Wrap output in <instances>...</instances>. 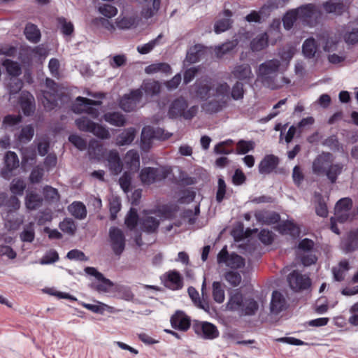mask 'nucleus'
<instances>
[{
    "label": "nucleus",
    "mask_w": 358,
    "mask_h": 358,
    "mask_svg": "<svg viewBox=\"0 0 358 358\" xmlns=\"http://www.w3.org/2000/svg\"><path fill=\"white\" fill-rule=\"evenodd\" d=\"M108 166L111 173L117 175L122 170L119 153L115 150H110L107 155Z\"/></svg>",
    "instance_id": "5701e85b"
},
{
    "label": "nucleus",
    "mask_w": 358,
    "mask_h": 358,
    "mask_svg": "<svg viewBox=\"0 0 358 358\" xmlns=\"http://www.w3.org/2000/svg\"><path fill=\"white\" fill-rule=\"evenodd\" d=\"M171 66L166 63L152 64L145 67V71L148 74L163 72L169 73L171 72Z\"/></svg>",
    "instance_id": "49530a36"
},
{
    "label": "nucleus",
    "mask_w": 358,
    "mask_h": 358,
    "mask_svg": "<svg viewBox=\"0 0 358 358\" xmlns=\"http://www.w3.org/2000/svg\"><path fill=\"white\" fill-rule=\"evenodd\" d=\"M268 45V36L266 33L257 36L250 43V48L254 52L260 51Z\"/></svg>",
    "instance_id": "a19ab883"
},
{
    "label": "nucleus",
    "mask_w": 358,
    "mask_h": 358,
    "mask_svg": "<svg viewBox=\"0 0 358 358\" xmlns=\"http://www.w3.org/2000/svg\"><path fill=\"white\" fill-rule=\"evenodd\" d=\"M25 188L26 185L21 179L13 180L10 187L12 193L17 195H22Z\"/></svg>",
    "instance_id": "774afa93"
},
{
    "label": "nucleus",
    "mask_w": 358,
    "mask_h": 358,
    "mask_svg": "<svg viewBox=\"0 0 358 358\" xmlns=\"http://www.w3.org/2000/svg\"><path fill=\"white\" fill-rule=\"evenodd\" d=\"M279 164V158L274 155H266L258 166L259 173L268 175L272 173Z\"/></svg>",
    "instance_id": "dca6fc26"
},
{
    "label": "nucleus",
    "mask_w": 358,
    "mask_h": 358,
    "mask_svg": "<svg viewBox=\"0 0 358 358\" xmlns=\"http://www.w3.org/2000/svg\"><path fill=\"white\" fill-rule=\"evenodd\" d=\"M138 220V215L137 210L131 208L125 218V224L129 229H134L136 227Z\"/></svg>",
    "instance_id": "052dcab7"
},
{
    "label": "nucleus",
    "mask_w": 358,
    "mask_h": 358,
    "mask_svg": "<svg viewBox=\"0 0 358 358\" xmlns=\"http://www.w3.org/2000/svg\"><path fill=\"white\" fill-rule=\"evenodd\" d=\"M70 213L76 218L83 220L87 216V209L83 203L74 201L69 207Z\"/></svg>",
    "instance_id": "7c9ffc66"
},
{
    "label": "nucleus",
    "mask_w": 358,
    "mask_h": 358,
    "mask_svg": "<svg viewBox=\"0 0 358 358\" xmlns=\"http://www.w3.org/2000/svg\"><path fill=\"white\" fill-rule=\"evenodd\" d=\"M317 50L316 41L310 37L305 40L302 45V52L305 57L313 58Z\"/></svg>",
    "instance_id": "473e14b6"
},
{
    "label": "nucleus",
    "mask_w": 358,
    "mask_h": 358,
    "mask_svg": "<svg viewBox=\"0 0 358 358\" xmlns=\"http://www.w3.org/2000/svg\"><path fill=\"white\" fill-rule=\"evenodd\" d=\"M287 281L291 289L294 291L306 289L311 285L310 278L297 271H293L289 274Z\"/></svg>",
    "instance_id": "9d476101"
},
{
    "label": "nucleus",
    "mask_w": 358,
    "mask_h": 358,
    "mask_svg": "<svg viewBox=\"0 0 358 358\" xmlns=\"http://www.w3.org/2000/svg\"><path fill=\"white\" fill-rule=\"evenodd\" d=\"M226 106V101L213 100L204 103L202 106V108L206 113L214 114L220 111Z\"/></svg>",
    "instance_id": "c9c22d12"
},
{
    "label": "nucleus",
    "mask_w": 358,
    "mask_h": 358,
    "mask_svg": "<svg viewBox=\"0 0 358 358\" xmlns=\"http://www.w3.org/2000/svg\"><path fill=\"white\" fill-rule=\"evenodd\" d=\"M238 44L237 39L229 41L216 48V54L218 57H221L224 55L230 52Z\"/></svg>",
    "instance_id": "c03bdc74"
},
{
    "label": "nucleus",
    "mask_w": 358,
    "mask_h": 358,
    "mask_svg": "<svg viewBox=\"0 0 358 358\" xmlns=\"http://www.w3.org/2000/svg\"><path fill=\"white\" fill-rule=\"evenodd\" d=\"M99 11L101 14L108 18L114 17L117 13V9L115 6L106 3L100 6Z\"/></svg>",
    "instance_id": "338daca9"
},
{
    "label": "nucleus",
    "mask_w": 358,
    "mask_h": 358,
    "mask_svg": "<svg viewBox=\"0 0 358 358\" xmlns=\"http://www.w3.org/2000/svg\"><path fill=\"white\" fill-rule=\"evenodd\" d=\"M22 121V117L20 115H7L3 119V127L6 129L10 128L17 125Z\"/></svg>",
    "instance_id": "69168bd1"
},
{
    "label": "nucleus",
    "mask_w": 358,
    "mask_h": 358,
    "mask_svg": "<svg viewBox=\"0 0 358 358\" xmlns=\"http://www.w3.org/2000/svg\"><path fill=\"white\" fill-rule=\"evenodd\" d=\"M146 95L152 96L157 95L160 92V85L159 82L155 80L144 81L141 87Z\"/></svg>",
    "instance_id": "4c0bfd02"
},
{
    "label": "nucleus",
    "mask_w": 358,
    "mask_h": 358,
    "mask_svg": "<svg viewBox=\"0 0 358 358\" xmlns=\"http://www.w3.org/2000/svg\"><path fill=\"white\" fill-rule=\"evenodd\" d=\"M121 209V201L117 196H112L109 199V210L110 213V220H115L117 215Z\"/></svg>",
    "instance_id": "8fccbe9b"
},
{
    "label": "nucleus",
    "mask_w": 358,
    "mask_h": 358,
    "mask_svg": "<svg viewBox=\"0 0 358 358\" xmlns=\"http://www.w3.org/2000/svg\"><path fill=\"white\" fill-rule=\"evenodd\" d=\"M109 238L114 254L120 256L125 249L126 239L123 231L115 227L109 229Z\"/></svg>",
    "instance_id": "6e6552de"
},
{
    "label": "nucleus",
    "mask_w": 358,
    "mask_h": 358,
    "mask_svg": "<svg viewBox=\"0 0 358 358\" xmlns=\"http://www.w3.org/2000/svg\"><path fill=\"white\" fill-rule=\"evenodd\" d=\"M162 38V34H160L158 36L149 41L148 43L137 47V51L141 55H145L151 52L154 48L159 44V40Z\"/></svg>",
    "instance_id": "603ef678"
},
{
    "label": "nucleus",
    "mask_w": 358,
    "mask_h": 358,
    "mask_svg": "<svg viewBox=\"0 0 358 358\" xmlns=\"http://www.w3.org/2000/svg\"><path fill=\"white\" fill-rule=\"evenodd\" d=\"M187 107L188 103L186 99L182 97L177 98L170 104L168 115L171 119L182 117L190 120L196 116L199 108L197 106H192L189 108Z\"/></svg>",
    "instance_id": "f03ea898"
},
{
    "label": "nucleus",
    "mask_w": 358,
    "mask_h": 358,
    "mask_svg": "<svg viewBox=\"0 0 358 358\" xmlns=\"http://www.w3.org/2000/svg\"><path fill=\"white\" fill-rule=\"evenodd\" d=\"M103 118L106 122L115 127H122L126 122L124 116L119 112L106 113Z\"/></svg>",
    "instance_id": "bb28decb"
},
{
    "label": "nucleus",
    "mask_w": 358,
    "mask_h": 358,
    "mask_svg": "<svg viewBox=\"0 0 358 358\" xmlns=\"http://www.w3.org/2000/svg\"><path fill=\"white\" fill-rule=\"evenodd\" d=\"M243 301L244 299L242 293L238 289L234 290L231 292L229 300L226 304L227 309L231 311H240L242 308Z\"/></svg>",
    "instance_id": "393cba45"
},
{
    "label": "nucleus",
    "mask_w": 358,
    "mask_h": 358,
    "mask_svg": "<svg viewBox=\"0 0 358 358\" xmlns=\"http://www.w3.org/2000/svg\"><path fill=\"white\" fill-rule=\"evenodd\" d=\"M59 229L65 234L70 236L75 234L77 227L75 222L71 219L66 217L59 224Z\"/></svg>",
    "instance_id": "37998d69"
},
{
    "label": "nucleus",
    "mask_w": 358,
    "mask_h": 358,
    "mask_svg": "<svg viewBox=\"0 0 358 358\" xmlns=\"http://www.w3.org/2000/svg\"><path fill=\"white\" fill-rule=\"evenodd\" d=\"M20 238L22 242L32 243L35 238V231L34 224L29 223L25 226L23 231L20 234Z\"/></svg>",
    "instance_id": "a18cd8bd"
},
{
    "label": "nucleus",
    "mask_w": 358,
    "mask_h": 358,
    "mask_svg": "<svg viewBox=\"0 0 358 358\" xmlns=\"http://www.w3.org/2000/svg\"><path fill=\"white\" fill-rule=\"evenodd\" d=\"M136 130L133 127L124 129L117 138V143L119 145H129L134 140Z\"/></svg>",
    "instance_id": "2f4dec72"
},
{
    "label": "nucleus",
    "mask_w": 358,
    "mask_h": 358,
    "mask_svg": "<svg viewBox=\"0 0 358 358\" xmlns=\"http://www.w3.org/2000/svg\"><path fill=\"white\" fill-rule=\"evenodd\" d=\"M168 174L164 167H145L141 171L140 178L143 183L150 185L164 180Z\"/></svg>",
    "instance_id": "20e7f679"
},
{
    "label": "nucleus",
    "mask_w": 358,
    "mask_h": 358,
    "mask_svg": "<svg viewBox=\"0 0 358 358\" xmlns=\"http://www.w3.org/2000/svg\"><path fill=\"white\" fill-rule=\"evenodd\" d=\"M5 226L8 230H16L23 222V216L16 211H7L4 218Z\"/></svg>",
    "instance_id": "a878e982"
},
{
    "label": "nucleus",
    "mask_w": 358,
    "mask_h": 358,
    "mask_svg": "<svg viewBox=\"0 0 358 358\" xmlns=\"http://www.w3.org/2000/svg\"><path fill=\"white\" fill-rule=\"evenodd\" d=\"M120 108L126 112H131L136 109L137 105L127 94L124 95L120 101Z\"/></svg>",
    "instance_id": "0e129e2a"
},
{
    "label": "nucleus",
    "mask_w": 358,
    "mask_h": 358,
    "mask_svg": "<svg viewBox=\"0 0 358 358\" xmlns=\"http://www.w3.org/2000/svg\"><path fill=\"white\" fill-rule=\"evenodd\" d=\"M20 107L24 115H31L36 108L35 99L29 92H23L20 96Z\"/></svg>",
    "instance_id": "412c9836"
},
{
    "label": "nucleus",
    "mask_w": 358,
    "mask_h": 358,
    "mask_svg": "<svg viewBox=\"0 0 358 358\" xmlns=\"http://www.w3.org/2000/svg\"><path fill=\"white\" fill-rule=\"evenodd\" d=\"M85 272L87 275L94 276L96 279L100 281L99 284L91 285V287L98 292H106L114 285L113 282L110 280L105 278L103 275L98 271L94 267L87 266L85 268Z\"/></svg>",
    "instance_id": "1a4fd4ad"
},
{
    "label": "nucleus",
    "mask_w": 358,
    "mask_h": 358,
    "mask_svg": "<svg viewBox=\"0 0 358 358\" xmlns=\"http://www.w3.org/2000/svg\"><path fill=\"white\" fill-rule=\"evenodd\" d=\"M141 225L143 231L148 233H153L158 229L159 220L152 216H146L142 219Z\"/></svg>",
    "instance_id": "f704fd0d"
},
{
    "label": "nucleus",
    "mask_w": 358,
    "mask_h": 358,
    "mask_svg": "<svg viewBox=\"0 0 358 358\" xmlns=\"http://www.w3.org/2000/svg\"><path fill=\"white\" fill-rule=\"evenodd\" d=\"M0 207H6L8 211H17L20 207V201L15 195L8 196L5 192H0Z\"/></svg>",
    "instance_id": "b1692460"
},
{
    "label": "nucleus",
    "mask_w": 358,
    "mask_h": 358,
    "mask_svg": "<svg viewBox=\"0 0 358 358\" xmlns=\"http://www.w3.org/2000/svg\"><path fill=\"white\" fill-rule=\"evenodd\" d=\"M344 168V165L341 163L331 164L329 165L325 173L326 176L331 183L334 184L338 176L341 174Z\"/></svg>",
    "instance_id": "72a5a7b5"
},
{
    "label": "nucleus",
    "mask_w": 358,
    "mask_h": 358,
    "mask_svg": "<svg viewBox=\"0 0 358 358\" xmlns=\"http://www.w3.org/2000/svg\"><path fill=\"white\" fill-rule=\"evenodd\" d=\"M34 135V129L32 125L29 124L22 128L17 138L21 143H27L32 139Z\"/></svg>",
    "instance_id": "09e8293b"
},
{
    "label": "nucleus",
    "mask_w": 358,
    "mask_h": 358,
    "mask_svg": "<svg viewBox=\"0 0 358 358\" xmlns=\"http://www.w3.org/2000/svg\"><path fill=\"white\" fill-rule=\"evenodd\" d=\"M287 308V301L282 293L275 290L272 293L270 308L273 314H278Z\"/></svg>",
    "instance_id": "6ab92c4d"
},
{
    "label": "nucleus",
    "mask_w": 358,
    "mask_h": 358,
    "mask_svg": "<svg viewBox=\"0 0 358 358\" xmlns=\"http://www.w3.org/2000/svg\"><path fill=\"white\" fill-rule=\"evenodd\" d=\"M324 146L328 147L333 151H340L343 150V146L340 143L339 140L336 135H331L327 138L323 142Z\"/></svg>",
    "instance_id": "5fc2aeb1"
},
{
    "label": "nucleus",
    "mask_w": 358,
    "mask_h": 358,
    "mask_svg": "<svg viewBox=\"0 0 358 358\" xmlns=\"http://www.w3.org/2000/svg\"><path fill=\"white\" fill-rule=\"evenodd\" d=\"M169 137L168 134H164V130L159 127L145 126L141 131V138L143 144L149 145L152 139H166Z\"/></svg>",
    "instance_id": "9b49d317"
},
{
    "label": "nucleus",
    "mask_w": 358,
    "mask_h": 358,
    "mask_svg": "<svg viewBox=\"0 0 358 358\" xmlns=\"http://www.w3.org/2000/svg\"><path fill=\"white\" fill-rule=\"evenodd\" d=\"M288 1L289 0H268L266 3L262 7L260 13H264L265 10H272L282 8L285 6Z\"/></svg>",
    "instance_id": "bf43d9fd"
},
{
    "label": "nucleus",
    "mask_w": 358,
    "mask_h": 358,
    "mask_svg": "<svg viewBox=\"0 0 358 358\" xmlns=\"http://www.w3.org/2000/svg\"><path fill=\"white\" fill-rule=\"evenodd\" d=\"M124 162L131 171H136L140 166V158L138 151L134 150H129L125 157Z\"/></svg>",
    "instance_id": "c756f323"
},
{
    "label": "nucleus",
    "mask_w": 358,
    "mask_h": 358,
    "mask_svg": "<svg viewBox=\"0 0 358 358\" xmlns=\"http://www.w3.org/2000/svg\"><path fill=\"white\" fill-rule=\"evenodd\" d=\"M224 279L230 284L231 286L237 287L240 285L242 277L238 272L229 271L225 273Z\"/></svg>",
    "instance_id": "13d9d810"
},
{
    "label": "nucleus",
    "mask_w": 358,
    "mask_h": 358,
    "mask_svg": "<svg viewBox=\"0 0 358 358\" xmlns=\"http://www.w3.org/2000/svg\"><path fill=\"white\" fill-rule=\"evenodd\" d=\"M59 260V255L55 250H50L40 259V264L42 265L50 264Z\"/></svg>",
    "instance_id": "680f3d73"
},
{
    "label": "nucleus",
    "mask_w": 358,
    "mask_h": 358,
    "mask_svg": "<svg viewBox=\"0 0 358 358\" xmlns=\"http://www.w3.org/2000/svg\"><path fill=\"white\" fill-rule=\"evenodd\" d=\"M102 103L101 101L92 100L83 96H78L76 99V103L72 106V110L76 113H86L92 117L96 119L99 115L98 108H94V106H100Z\"/></svg>",
    "instance_id": "7ed1b4c3"
},
{
    "label": "nucleus",
    "mask_w": 358,
    "mask_h": 358,
    "mask_svg": "<svg viewBox=\"0 0 358 358\" xmlns=\"http://www.w3.org/2000/svg\"><path fill=\"white\" fill-rule=\"evenodd\" d=\"M299 20L303 24L309 27H313L317 24V19L320 16V12L313 3L303 5L297 8Z\"/></svg>",
    "instance_id": "39448f33"
},
{
    "label": "nucleus",
    "mask_w": 358,
    "mask_h": 358,
    "mask_svg": "<svg viewBox=\"0 0 358 358\" xmlns=\"http://www.w3.org/2000/svg\"><path fill=\"white\" fill-rule=\"evenodd\" d=\"M341 248L345 253L357 250L358 249V232L350 231L347 237L341 241Z\"/></svg>",
    "instance_id": "aec40b11"
},
{
    "label": "nucleus",
    "mask_w": 358,
    "mask_h": 358,
    "mask_svg": "<svg viewBox=\"0 0 358 358\" xmlns=\"http://www.w3.org/2000/svg\"><path fill=\"white\" fill-rule=\"evenodd\" d=\"M204 52V47L200 44H196L191 47L186 56L187 60L190 63L197 62Z\"/></svg>",
    "instance_id": "58836bf2"
},
{
    "label": "nucleus",
    "mask_w": 358,
    "mask_h": 358,
    "mask_svg": "<svg viewBox=\"0 0 358 358\" xmlns=\"http://www.w3.org/2000/svg\"><path fill=\"white\" fill-rule=\"evenodd\" d=\"M43 96L44 99L43 103L45 108L51 110L57 105V99L54 94H52L48 91H44L43 92Z\"/></svg>",
    "instance_id": "e2e57ef3"
},
{
    "label": "nucleus",
    "mask_w": 358,
    "mask_h": 358,
    "mask_svg": "<svg viewBox=\"0 0 358 358\" xmlns=\"http://www.w3.org/2000/svg\"><path fill=\"white\" fill-rule=\"evenodd\" d=\"M205 290H206V280L204 279L203 284H202V287H201V294H202V296H203L202 299H200L199 294L198 291L193 287H189L187 289V292H188L189 297L192 300L193 303L198 308L203 309L205 311L208 312L210 309V306H209L208 301H206L204 299Z\"/></svg>",
    "instance_id": "a211bd4d"
},
{
    "label": "nucleus",
    "mask_w": 358,
    "mask_h": 358,
    "mask_svg": "<svg viewBox=\"0 0 358 358\" xmlns=\"http://www.w3.org/2000/svg\"><path fill=\"white\" fill-rule=\"evenodd\" d=\"M5 166L1 171V176L10 179L13 170L19 166V159L15 152L8 151L4 157Z\"/></svg>",
    "instance_id": "ddd939ff"
},
{
    "label": "nucleus",
    "mask_w": 358,
    "mask_h": 358,
    "mask_svg": "<svg viewBox=\"0 0 358 358\" xmlns=\"http://www.w3.org/2000/svg\"><path fill=\"white\" fill-rule=\"evenodd\" d=\"M217 262L218 264H225L226 266L233 269L241 268L245 266V259L235 252L229 254L227 246H224L218 253Z\"/></svg>",
    "instance_id": "423d86ee"
},
{
    "label": "nucleus",
    "mask_w": 358,
    "mask_h": 358,
    "mask_svg": "<svg viewBox=\"0 0 358 358\" xmlns=\"http://www.w3.org/2000/svg\"><path fill=\"white\" fill-rule=\"evenodd\" d=\"M195 87L196 96L198 98L206 100L209 97L211 88L207 84L196 83Z\"/></svg>",
    "instance_id": "4d7b16f0"
},
{
    "label": "nucleus",
    "mask_w": 358,
    "mask_h": 358,
    "mask_svg": "<svg viewBox=\"0 0 358 358\" xmlns=\"http://www.w3.org/2000/svg\"><path fill=\"white\" fill-rule=\"evenodd\" d=\"M280 62L277 59L267 60L259 66L257 76L262 85L271 90H277L282 85L277 80Z\"/></svg>",
    "instance_id": "f257e3e1"
},
{
    "label": "nucleus",
    "mask_w": 358,
    "mask_h": 358,
    "mask_svg": "<svg viewBox=\"0 0 358 358\" xmlns=\"http://www.w3.org/2000/svg\"><path fill=\"white\" fill-rule=\"evenodd\" d=\"M2 65L6 68V72L11 76L17 77L22 73V69L20 64L9 59L2 62Z\"/></svg>",
    "instance_id": "ea45409f"
},
{
    "label": "nucleus",
    "mask_w": 358,
    "mask_h": 358,
    "mask_svg": "<svg viewBox=\"0 0 358 358\" xmlns=\"http://www.w3.org/2000/svg\"><path fill=\"white\" fill-rule=\"evenodd\" d=\"M24 34L26 38L33 43H37L40 41L41 31L37 26L32 23H27L26 24Z\"/></svg>",
    "instance_id": "cd10ccee"
},
{
    "label": "nucleus",
    "mask_w": 358,
    "mask_h": 358,
    "mask_svg": "<svg viewBox=\"0 0 358 358\" xmlns=\"http://www.w3.org/2000/svg\"><path fill=\"white\" fill-rule=\"evenodd\" d=\"M192 329L194 333L204 339L213 340L219 336V331L215 325L208 322L194 321Z\"/></svg>",
    "instance_id": "0eeeda50"
},
{
    "label": "nucleus",
    "mask_w": 358,
    "mask_h": 358,
    "mask_svg": "<svg viewBox=\"0 0 358 358\" xmlns=\"http://www.w3.org/2000/svg\"><path fill=\"white\" fill-rule=\"evenodd\" d=\"M166 287L172 290H179L183 287L182 277L178 271H170L162 278Z\"/></svg>",
    "instance_id": "2eb2a0df"
},
{
    "label": "nucleus",
    "mask_w": 358,
    "mask_h": 358,
    "mask_svg": "<svg viewBox=\"0 0 358 358\" xmlns=\"http://www.w3.org/2000/svg\"><path fill=\"white\" fill-rule=\"evenodd\" d=\"M42 203L43 199L41 196L36 193H29L25 197L26 207L30 210H36L42 205Z\"/></svg>",
    "instance_id": "e433bc0d"
},
{
    "label": "nucleus",
    "mask_w": 358,
    "mask_h": 358,
    "mask_svg": "<svg viewBox=\"0 0 358 358\" xmlns=\"http://www.w3.org/2000/svg\"><path fill=\"white\" fill-rule=\"evenodd\" d=\"M258 308L259 304L254 299H245L243 301L240 314L241 315H254L258 310Z\"/></svg>",
    "instance_id": "c85d7f7f"
},
{
    "label": "nucleus",
    "mask_w": 358,
    "mask_h": 358,
    "mask_svg": "<svg viewBox=\"0 0 358 358\" xmlns=\"http://www.w3.org/2000/svg\"><path fill=\"white\" fill-rule=\"evenodd\" d=\"M297 19H299L298 10L292 9L287 11L282 18L284 28L287 30L291 29Z\"/></svg>",
    "instance_id": "79ce46f5"
},
{
    "label": "nucleus",
    "mask_w": 358,
    "mask_h": 358,
    "mask_svg": "<svg viewBox=\"0 0 358 358\" xmlns=\"http://www.w3.org/2000/svg\"><path fill=\"white\" fill-rule=\"evenodd\" d=\"M76 125L79 130L91 133L93 131V127L95 126V122L87 117H81L76 120Z\"/></svg>",
    "instance_id": "de8ad7c7"
},
{
    "label": "nucleus",
    "mask_w": 358,
    "mask_h": 358,
    "mask_svg": "<svg viewBox=\"0 0 358 358\" xmlns=\"http://www.w3.org/2000/svg\"><path fill=\"white\" fill-rule=\"evenodd\" d=\"M231 74L235 78L243 81H249L253 77L251 67L248 64L236 65L231 71Z\"/></svg>",
    "instance_id": "4be33fe9"
},
{
    "label": "nucleus",
    "mask_w": 358,
    "mask_h": 358,
    "mask_svg": "<svg viewBox=\"0 0 358 358\" xmlns=\"http://www.w3.org/2000/svg\"><path fill=\"white\" fill-rule=\"evenodd\" d=\"M170 322L173 329L182 331H187L191 325L190 317L182 310H177L171 317Z\"/></svg>",
    "instance_id": "4468645a"
},
{
    "label": "nucleus",
    "mask_w": 358,
    "mask_h": 358,
    "mask_svg": "<svg viewBox=\"0 0 358 358\" xmlns=\"http://www.w3.org/2000/svg\"><path fill=\"white\" fill-rule=\"evenodd\" d=\"M231 97L235 100H241L244 97L245 90L243 83L237 81L230 91Z\"/></svg>",
    "instance_id": "864d4df0"
},
{
    "label": "nucleus",
    "mask_w": 358,
    "mask_h": 358,
    "mask_svg": "<svg viewBox=\"0 0 358 358\" xmlns=\"http://www.w3.org/2000/svg\"><path fill=\"white\" fill-rule=\"evenodd\" d=\"M255 148V143L252 141L240 140L236 144V153L245 155Z\"/></svg>",
    "instance_id": "6e6d98bb"
},
{
    "label": "nucleus",
    "mask_w": 358,
    "mask_h": 358,
    "mask_svg": "<svg viewBox=\"0 0 358 358\" xmlns=\"http://www.w3.org/2000/svg\"><path fill=\"white\" fill-rule=\"evenodd\" d=\"M212 286L213 299L218 303H222L224 301L225 295L221 282L217 281L213 282Z\"/></svg>",
    "instance_id": "3c124183"
},
{
    "label": "nucleus",
    "mask_w": 358,
    "mask_h": 358,
    "mask_svg": "<svg viewBox=\"0 0 358 358\" xmlns=\"http://www.w3.org/2000/svg\"><path fill=\"white\" fill-rule=\"evenodd\" d=\"M223 17L218 19L214 24V31L217 34H221L229 30L234 22L231 19L233 13L229 9H224L220 14Z\"/></svg>",
    "instance_id": "f3484780"
},
{
    "label": "nucleus",
    "mask_w": 358,
    "mask_h": 358,
    "mask_svg": "<svg viewBox=\"0 0 358 358\" xmlns=\"http://www.w3.org/2000/svg\"><path fill=\"white\" fill-rule=\"evenodd\" d=\"M332 160L333 155L330 152H322L318 155L313 162L312 169L313 173L317 176L325 174Z\"/></svg>",
    "instance_id": "f8f14e48"
}]
</instances>
